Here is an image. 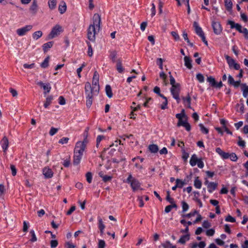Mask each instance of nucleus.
<instances>
[{"instance_id":"1","label":"nucleus","mask_w":248,"mask_h":248,"mask_svg":"<svg viewBox=\"0 0 248 248\" xmlns=\"http://www.w3.org/2000/svg\"><path fill=\"white\" fill-rule=\"evenodd\" d=\"M101 17L99 14H95L93 17V24H91L87 32L88 39L91 41H94L95 35L100 29Z\"/></svg>"},{"instance_id":"2","label":"nucleus","mask_w":248,"mask_h":248,"mask_svg":"<svg viewBox=\"0 0 248 248\" xmlns=\"http://www.w3.org/2000/svg\"><path fill=\"white\" fill-rule=\"evenodd\" d=\"M85 93L86 99V106L87 108H90L93 103V95H97V94H94L93 91H92L91 85L89 82L85 83Z\"/></svg>"},{"instance_id":"3","label":"nucleus","mask_w":248,"mask_h":248,"mask_svg":"<svg viewBox=\"0 0 248 248\" xmlns=\"http://www.w3.org/2000/svg\"><path fill=\"white\" fill-rule=\"evenodd\" d=\"M124 182L129 184L133 190L134 191L140 188V183L137 179L133 177L131 174L129 175Z\"/></svg>"},{"instance_id":"4","label":"nucleus","mask_w":248,"mask_h":248,"mask_svg":"<svg viewBox=\"0 0 248 248\" xmlns=\"http://www.w3.org/2000/svg\"><path fill=\"white\" fill-rule=\"evenodd\" d=\"M99 76L97 71H95L93 74L92 81V86H91V89L93 91L94 94H98L99 90Z\"/></svg>"},{"instance_id":"5","label":"nucleus","mask_w":248,"mask_h":248,"mask_svg":"<svg viewBox=\"0 0 248 248\" xmlns=\"http://www.w3.org/2000/svg\"><path fill=\"white\" fill-rule=\"evenodd\" d=\"M189 164L192 167H194L196 165H197L198 167L200 169H202L204 166V162L202 158H198L196 154H193L191 155L189 161Z\"/></svg>"},{"instance_id":"6","label":"nucleus","mask_w":248,"mask_h":248,"mask_svg":"<svg viewBox=\"0 0 248 248\" xmlns=\"http://www.w3.org/2000/svg\"><path fill=\"white\" fill-rule=\"evenodd\" d=\"M179 91H180V85L179 84H177L175 85H173L171 86L170 88V92L173 96V97L176 99L177 102L179 103L180 101V99L179 98Z\"/></svg>"},{"instance_id":"7","label":"nucleus","mask_w":248,"mask_h":248,"mask_svg":"<svg viewBox=\"0 0 248 248\" xmlns=\"http://www.w3.org/2000/svg\"><path fill=\"white\" fill-rule=\"evenodd\" d=\"M225 58L230 68H233L235 70L240 69V65L236 63L232 58L228 55H225Z\"/></svg>"},{"instance_id":"8","label":"nucleus","mask_w":248,"mask_h":248,"mask_svg":"<svg viewBox=\"0 0 248 248\" xmlns=\"http://www.w3.org/2000/svg\"><path fill=\"white\" fill-rule=\"evenodd\" d=\"M204 185L207 186L208 191L210 193H213L217 189V183L209 182L207 178L205 179Z\"/></svg>"},{"instance_id":"9","label":"nucleus","mask_w":248,"mask_h":248,"mask_svg":"<svg viewBox=\"0 0 248 248\" xmlns=\"http://www.w3.org/2000/svg\"><path fill=\"white\" fill-rule=\"evenodd\" d=\"M32 28V25H26L22 28L18 29L16 30V33L19 36H22L25 35L27 32L31 31Z\"/></svg>"},{"instance_id":"10","label":"nucleus","mask_w":248,"mask_h":248,"mask_svg":"<svg viewBox=\"0 0 248 248\" xmlns=\"http://www.w3.org/2000/svg\"><path fill=\"white\" fill-rule=\"evenodd\" d=\"M62 31V28L59 25H56L55 27L53 28L49 34V38L50 39H52L57 35H58L60 32Z\"/></svg>"},{"instance_id":"11","label":"nucleus","mask_w":248,"mask_h":248,"mask_svg":"<svg viewBox=\"0 0 248 248\" xmlns=\"http://www.w3.org/2000/svg\"><path fill=\"white\" fill-rule=\"evenodd\" d=\"M212 26L214 30V32L216 34H220L222 31L221 24L219 22L213 21Z\"/></svg>"},{"instance_id":"12","label":"nucleus","mask_w":248,"mask_h":248,"mask_svg":"<svg viewBox=\"0 0 248 248\" xmlns=\"http://www.w3.org/2000/svg\"><path fill=\"white\" fill-rule=\"evenodd\" d=\"M85 149L84 145L80 142H77L74 149V152L78 154H81L83 155V152Z\"/></svg>"},{"instance_id":"13","label":"nucleus","mask_w":248,"mask_h":248,"mask_svg":"<svg viewBox=\"0 0 248 248\" xmlns=\"http://www.w3.org/2000/svg\"><path fill=\"white\" fill-rule=\"evenodd\" d=\"M193 27L194 28L196 33L199 36L202 38L203 36H205L202 28L199 26L198 22L195 21L193 23Z\"/></svg>"},{"instance_id":"14","label":"nucleus","mask_w":248,"mask_h":248,"mask_svg":"<svg viewBox=\"0 0 248 248\" xmlns=\"http://www.w3.org/2000/svg\"><path fill=\"white\" fill-rule=\"evenodd\" d=\"M228 24L230 25L231 29L235 28L240 33H241L242 30L244 28H243L240 24L238 23H235L234 21L232 20H229L228 21Z\"/></svg>"},{"instance_id":"15","label":"nucleus","mask_w":248,"mask_h":248,"mask_svg":"<svg viewBox=\"0 0 248 248\" xmlns=\"http://www.w3.org/2000/svg\"><path fill=\"white\" fill-rule=\"evenodd\" d=\"M43 174L46 179L52 178L53 176V172L52 170L46 167L43 169Z\"/></svg>"},{"instance_id":"16","label":"nucleus","mask_w":248,"mask_h":248,"mask_svg":"<svg viewBox=\"0 0 248 248\" xmlns=\"http://www.w3.org/2000/svg\"><path fill=\"white\" fill-rule=\"evenodd\" d=\"M0 145L4 153H6L9 147V141L7 137H4L0 141Z\"/></svg>"},{"instance_id":"17","label":"nucleus","mask_w":248,"mask_h":248,"mask_svg":"<svg viewBox=\"0 0 248 248\" xmlns=\"http://www.w3.org/2000/svg\"><path fill=\"white\" fill-rule=\"evenodd\" d=\"M216 152L220 155L222 159H227L229 158L228 155L229 153L224 152L220 148H217Z\"/></svg>"},{"instance_id":"18","label":"nucleus","mask_w":248,"mask_h":248,"mask_svg":"<svg viewBox=\"0 0 248 248\" xmlns=\"http://www.w3.org/2000/svg\"><path fill=\"white\" fill-rule=\"evenodd\" d=\"M37 84L43 88V89L46 91L45 93H48L50 91L51 87L49 83L45 84L42 81H39L37 83Z\"/></svg>"},{"instance_id":"19","label":"nucleus","mask_w":248,"mask_h":248,"mask_svg":"<svg viewBox=\"0 0 248 248\" xmlns=\"http://www.w3.org/2000/svg\"><path fill=\"white\" fill-rule=\"evenodd\" d=\"M38 10V5L36 0H33L30 7V11L33 14H35Z\"/></svg>"},{"instance_id":"20","label":"nucleus","mask_w":248,"mask_h":248,"mask_svg":"<svg viewBox=\"0 0 248 248\" xmlns=\"http://www.w3.org/2000/svg\"><path fill=\"white\" fill-rule=\"evenodd\" d=\"M183 100V103L184 105L189 108H191V98L189 95H187L186 97L182 98Z\"/></svg>"},{"instance_id":"21","label":"nucleus","mask_w":248,"mask_h":248,"mask_svg":"<svg viewBox=\"0 0 248 248\" xmlns=\"http://www.w3.org/2000/svg\"><path fill=\"white\" fill-rule=\"evenodd\" d=\"M116 69L119 73L124 72V68L122 66V61L120 59H118L116 61Z\"/></svg>"},{"instance_id":"22","label":"nucleus","mask_w":248,"mask_h":248,"mask_svg":"<svg viewBox=\"0 0 248 248\" xmlns=\"http://www.w3.org/2000/svg\"><path fill=\"white\" fill-rule=\"evenodd\" d=\"M82 155L81 154H78L76 153H74V159H73V164L75 165H77L79 164L80 160L82 158Z\"/></svg>"},{"instance_id":"23","label":"nucleus","mask_w":248,"mask_h":248,"mask_svg":"<svg viewBox=\"0 0 248 248\" xmlns=\"http://www.w3.org/2000/svg\"><path fill=\"white\" fill-rule=\"evenodd\" d=\"M189 239V234H186V235L181 236L179 240L178 241V242L181 244H184L186 241H188Z\"/></svg>"},{"instance_id":"24","label":"nucleus","mask_w":248,"mask_h":248,"mask_svg":"<svg viewBox=\"0 0 248 248\" xmlns=\"http://www.w3.org/2000/svg\"><path fill=\"white\" fill-rule=\"evenodd\" d=\"M66 10V4L63 1H61L59 6V11L61 14H63Z\"/></svg>"},{"instance_id":"25","label":"nucleus","mask_w":248,"mask_h":248,"mask_svg":"<svg viewBox=\"0 0 248 248\" xmlns=\"http://www.w3.org/2000/svg\"><path fill=\"white\" fill-rule=\"evenodd\" d=\"M185 65L189 69L192 68L191 60L187 56L184 57Z\"/></svg>"},{"instance_id":"26","label":"nucleus","mask_w":248,"mask_h":248,"mask_svg":"<svg viewBox=\"0 0 248 248\" xmlns=\"http://www.w3.org/2000/svg\"><path fill=\"white\" fill-rule=\"evenodd\" d=\"M57 5V0H48V6L49 8L52 10L56 8Z\"/></svg>"},{"instance_id":"27","label":"nucleus","mask_w":248,"mask_h":248,"mask_svg":"<svg viewBox=\"0 0 248 248\" xmlns=\"http://www.w3.org/2000/svg\"><path fill=\"white\" fill-rule=\"evenodd\" d=\"M106 93L108 97L109 98H111L113 96L111 86L109 85H107L105 87Z\"/></svg>"},{"instance_id":"28","label":"nucleus","mask_w":248,"mask_h":248,"mask_svg":"<svg viewBox=\"0 0 248 248\" xmlns=\"http://www.w3.org/2000/svg\"><path fill=\"white\" fill-rule=\"evenodd\" d=\"M148 149L149 151L153 153H156L158 151V147L156 144H151L149 146Z\"/></svg>"},{"instance_id":"29","label":"nucleus","mask_w":248,"mask_h":248,"mask_svg":"<svg viewBox=\"0 0 248 248\" xmlns=\"http://www.w3.org/2000/svg\"><path fill=\"white\" fill-rule=\"evenodd\" d=\"M202 182L199 179L198 177H197L195 178L194 181V186L198 189H200L202 187Z\"/></svg>"},{"instance_id":"30","label":"nucleus","mask_w":248,"mask_h":248,"mask_svg":"<svg viewBox=\"0 0 248 248\" xmlns=\"http://www.w3.org/2000/svg\"><path fill=\"white\" fill-rule=\"evenodd\" d=\"M242 91L243 92V95L245 98L248 96V86L246 84H242Z\"/></svg>"},{"instance_id":"31","label":"nucleus","mask_w":248,"mask_h":248,"mask_svg":"<svg viewBox=\"0 0 248 248\" xmlns=\"http://www.w3.org/2000/svg\"><path fill=\"white\" fill-rule=\"evenodd\" d=\"M53 42H48L44 44L43 46V48L44 52H46L49 48H51L53 46Z\"/></svg>"},{"instance_id":"32","label":"nucleus","mask_w":248,"mask_h":248,"mask_svg":"<svg viewBox=\"0 0 248 248\" xmlns=\"http://www.w3.org/2000/svg\"><path fill=\"white\" fill-rule=\"evenodd\" d=\"M53 97L51 96H49L46 97V101L44 103V106L45 108H47L51 104Z\"/></svg>"},{"instance_id":"33","label":"nucleus","mask_w":248,"mask_h":248,"mask_svg":"<svg viewBox=\"0 0 248 248\" xmlns=\"http://www.w3.org/2000/svg\"><path fill=\"white\" fill-rule=\"evenodd\" d=\"M43 33L41 31H38L34 32L32 34L33 39L37 40L42 36Z\"/></svg>"},{"instance_id":"34","label":"nucleus","mask_w":248,"mask_h":248,"mask_svg":"<svg viewBox=\"0 0 248 248\" xmlns=\"http://www.w3.org/2000/svg\"><path fill=\"white\" fill-rule=\"evenodd\" d=\"M71 164L70 156L69 155L67 156L66 158L63 159L62 165L64 167L68 168Z\"/></svg>"},{"instance_id":"35","label":"nucleus","mask_w":248,"mask_h":248,"mask_svg":"<svg viewBox=\"0 0 248 248\" xmlns=\"http://www.w3.org/2000/svg\"><path fill=\"white\" fill-rule=\"evenodd\" d=\"M225 5L228 10H230L232 8V3L231 0H225Z\"/></svg>"},{"instance_id":"36","label":"nucleus","mask_w":248,"mask_h":248,"mask_svg":"<svg viewBox=\"0 0 248 248\" xmlns=\"http://www.w3.org/2000/svg\"><path fill=\"white\" fill-rule=\"evenodd\" d=\"M186 184L185 181H182L179 179H177L176 180V186L178 188H182L183 186Z\"/></svg>"},{"instance_id":"37","label":"nucleus","mask_w":248,"mask_h":248,"mask_svg":"<svg viewBox=\"0 0 248 248\" xmlns=\"http://www.w3.org/2000/svg\"><path fill=\"white\" fill-rule=\"evenodd\" d=\"M97 219L98 221V228L100 229H105V225L103 223V220L100 217H98Z\"/></svg>"},{"instance_id":"38","label":"nucleus","mask_w":248,"mask_h":248,"mask_svg":"<svg viewBox=\"0 0 248 248\" xmlns=\"http://www.w3.org/2000/svg\"><path fill=\"white\" fill-rule=\"evenodd\" d=\"M229 158L233 162L237 161L238 159V157L234 153H232L231 154H229Z\"/></svg>"},{"instance_id":"39","label":"nucleus","mask_w":248,"mask_h":248,"mask_svg":"<svg viewBox=\"0 0 248 248\" xmlns=\"http://www.w3.org/2000/svg\"><path fill=\"white\" fill-rule=\"evenodd\" d=\"M181 204L182 206V212L185 213L188 210L189 205L186 202L182 201Z\"/></svg>"},{"instance_id":"40","label":"nucleus","mask_w":248,"mask_h":248,"mask_svg":"<svg viewBox=\"0 0 248 248\" xmlns=\"http://www.w3.org/2000/svg\"><path fill=\"white\" fill-rule=\"evenodd\" d=\"M49 57H47L45 58V59L44 60V61L41 63V66L42 68H46L48 66V62H49Z\"/></svg>"},{"instance_id":"41","label":"nucleus","mask_w":248,"mask_h":248,"mask_svg":"<svg viewBox=\"0 0 248 248\" xmlns=\"http://www.w3.org/2000/svg\"><path fill=\"white\" fill-rule=\"evenodd\" d=\"M207 82H208L210 83V84L212 87H214L215 85H216V81L215 78H214L212 77H209L207 78Z\"/></svg>"},{"instance_id":"42","label":"nucleus","mask_w":248,"mask_h":248,"mask_svg":"<svg viewBox=\"0 0 248 248\" xmlns=\"http://www.w3.org/2000/svg\"><path fill=\"white\" fill-rule=\"evenodd\" d=\"M117 53L115 51L111 52L110 54L109 57L113 63L116 62L117 60H116Z\"/></svg>"},{"instance_id":"43","label":"nucleus","mask_w":248,"mask_h":248,"mask_svg":"<svg viewBox=\"0 0 248 248\" xmlns=\"http://www.w3.org/2000/svg\"><path fill=\"white\" fill-rule=\"evenodd\" d=\"M161 246L163 248H171L173 246L169 241H166L164 243H162Z\"/></svg>"},{"instance_id":"44","label":"nucleus","mask_w":248,"mask_h":248,"mask_svg":"<svg viewBox=\"0 0 248 248\" xmlns=\"http://www.w3.org/2000/svg\"><path fill=\"white\" fill-rule=\"evenodd\" d=\"M199 126L200 128V130L201 131V132L203 133V134H207L209 132V130L208 129L206 128L205 127H204V126L202 124H199Z\"/></svg>"},{"instance_id":"45","label":"nucleus","mask_w":248,"mask_h":248,"mask_svg":"<svg viewBox=\"0 0 248 248\" xmlns=\"http://www.w3.org/2000/svg\"><path fill=\"white\" fill-rule=\"evenodd\" d=\"M176 117L178 119V121H180L183 118L186 117V115L184 113V110L183 109L182 112L180 113H177L176 114Z\"/></svg>"},{"instance_id":"46","label":"nucleus","mask_w":248,"mask_h":248,"mask_svg":"<svg viewBox=\"0 0 248 248\" xmlns=\"http://www.w3.org/2000/svg\"><path fill=\"white\" fill-rule=\"evenodd\" d=\"M196 214H198V212L197 211L195 210L193 212H191L188 214L183 215L182 217H183L190 218L191 217L194 216Z\"/></svg>"},{"instance_id":"47","label":"nucleus","mask_w":248,"mask_h":248,"mask_svg":"<svg viewBox=\"0 0 248 248\" xmlns=\"http://www.w3.org/2000/svg\"><path fill=\"white\" fill-rule=\"evenodd\" d=\"M182 153H183V155H182L183 159L184 160H187V159L189 157V154H188V153L186 152L185 149V147H182Z\"/></svg>"},{"instance_id":"48","label":"nucleus","mask_w":248,"mask_h":248,"mask_svg":"<svg viewBox=\"0 0 248 248\" xmlns=\"http://www.w3.org/2000/svg\"><path fill=\"white\" fill-rule=\"evenodd\" d=\"M86 178L87 181L90 184V183H92V179H93V175H92V173L91 172H88L86 174Z\"/></svg>"},{"instance_id":"49","label":"nucleus","mask_w":248,"mask_h":248,"mask_svg":"<svg viewBox=\"0 0 248 248\" xmlns=\"http://www.w3.org/2000/svg\"><path fill=\"white\" fill-rule=\"evenodd\" d=\"M196 78L200 83H202L204 81V77L201 73H198L196 75Z\"/></svg>"},{"instance_id":"50","label":"nucleus","mask_w":248,"mask_h":248,"mask_svg":"<svg viewBox=\"0 0 248 248\" xmlns=\"http://www.w3.org/2000/svg\"><path fill=\"white\" fill-rule=\"evenodd\" d=\"M30 233L31 235V242H34L35 241H37V237L36 236V235H35V232L33 230H31L30 231Z\"/></svg>"},{"instance_id":"51","label":"nucleus","mask_w":248,"mask_h":248,"mask_svg":"<svg viewBox=\"0 0 248 248\" xmlns=\"http://www.w3.org/2000/svg\"><path fill=\"white\" fill-rule=\"evenodd\" d=\"M105 136H104L103 135H98L97 137V138H96V147L97 148L99 147V143L101 142V141L102 140L105 139Z\"/></svg>"},{"instance_id":"52","label":"nucleus","mask_w":248,"mask_h":248,"mask_svg":"<svg viewBox=\"0 0 248 248\" xmlns=\"http://www.w3.org/2000/svg\"><path fill=\"white\" fill-rule=\"evenodd\" d=\"M106 247V243L104 240L99 239L98 240V248H104Z\"/></svg>"},{"instance_id":"53","label":"nucleus","mask_w":248,"mask_h":248,"mask_svg":"<svg viewBox=\"0 0 248 248\" xmlns=\"http://www.w3.org/2000/svg\"><path fill=\"white\" fill-rule=\"evenodd\" d=\"M58 130H59L58 128H56L52 127L50 128L49 134L51 136H52L54 135L56 133H57V132L58 131Z\"/></svg>"},{"instance_id":"54","label":"nucleus","mask_w":248,"mask_h":248,"mask_svg":"<svg viewBox=\"0 0 248 248\" xmlns=\"http://www.w3.org/2000/svg\"><path fill=\"white\" fill-rule=\"evenodd\" d=\"M88 55H89V56L92 57L93 54V50L90 43H88Z\"/></svg>"},{"instance_id":"55","label":"nucleus","mask_w":248,"mask_h":248,"mask_svg":"<svg viewBox=\"0 0 248 248\" xmlns=\"http://www.w3.org/2000/svg\"><path fill=\"white\" fill-rule=\"evenodd\" d=\"M69 140V139L68 138L63 137L59 140V143L62 144H66Z\"/></svg>"},{"instance_id":"56","label":"nucleus","mask_w":248,"mask_h":248,"mask_svg":"<svg viewBox=\"0 0 248 248\" xmlns=\"http://www.w3.org/2000/svg\"><path fill=\"white\" fill-rule=\"evenodd\" d=\"M225 221H227V222H230L232 223H233V222H235V219L234 217H232L231 216L228 215L225 218Z\"/></svg>"},{"instance_id":"57","label":"nucleus","mask_w":248,"mask_h":248,"mask_svg":"<svg viewBox=\"0 0 248 248\" xmlns=\"http://www.w3.org/2000/svg\"><path fill=\"white\" fill-rule=\"evenodd\" d=\"M168 100L167 98H165L161 105L160 108L162 109H165L167 108Z\"/></svg>"},{"instance_id":"58","label":"nucleus","mask_w":248,"mask_h":248,"mask_svg":"<svg viewBox=\"0 0 248 248\" xmlns=\"http://www.w3.org/2000/svg\"><path fill=\"white\" fill-rule=\"evenodd\" d=\"M34 67L35 64L34 63L31 64L25 63L23 64V67L25 69H32Z\"/></svg>"},{"instance_id":"59","label":"nucleus","mask_w":248,"mask_h":248,"mask_svg":"<svg viewBox=\"0 0 248 248\" xmlns=\"http://www.w3.org/2000/svg\"><path fill=\"white\" fill-rule=\"evenodd\" d=\"M238 138H239V140L237 143L238 145L241 147H243V148L245 146V144H246L245 141L244 140H242L240 137H239Z\"/></svg>"},{"instance_id":"60","label":"nucleus","mask_w":248,"mask_h":248,"mask_svg":"<svg viewBox=\"0 0 248 248\" xmlns=\"http://www.w3.org/2000/svg\"><path fill=\"white\" fill-rule=\"evenodd\" d=\"M215 233V230L213 229H209L206 231V234L207 236H213Z\"/></svg>"},{"instance_id":"61","label":"nucleus","mask_w":248,"mask_h":248,"mask_svg":"<svg viewBox=\"0 0 248 248\" xmlns=\"http://www.w3.org/2000/svg\"><path fill=\"white\" fill-rule=\"evenodd\" d=\"M157 64L158 65L160 69L163 70V60L161 58L157 59Z\"/></svg>"},{"instance_id":"62","label":"nucleus","mask_w":248,"mask_h":248,"mask_svg":"<svg viewBox=\"0 0 248 248\" xmlns=\"http://www.w3.org/2000/svg\"><path fill=\"white\" fill-rule=\"evenodd\" d=\"M171 34L174 37V38L175 39V40L176 41H178L179 40V39H180L179 35L177 33V32H176V31H171Z\"/></svg>"},{"instance_id":"63","label":"nucleus","mask_w":248,"mask_h":248,"mask_svg":"<svg viewBox=\"0 0 248 248\" xmlns=\"http://www.w3.org/2000/svg\"><path fill=\"white\" fill-rule=\"evenodd\" d=\"M58 244V241L56 240H52L50 241V246L52 248H55L57 247Z\"/></svg>"},{"instance_id":"64","label":"nucleus","mask_w":248,"mask_h":248,"mask_svg":"<svg viewBox=\"0 0 248 248\" xmlns=\"http://www.w3.org/2000/svg\"><path fill=\"white\" fill-rule=\"evenodd\" d=\"M241 33H243L245 38L248 39V30L247 28H244Z\"/></svg>"}]
</instances>
